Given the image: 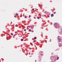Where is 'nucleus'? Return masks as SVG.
Wrapping results in <instances>:
<instances>
[{
  "label": "nucleus",
  "mask_w": 62,
  "mask_h": 62,
  "mask_svg": "<svg viewBox=\"0 0 62 62\" xmlns=\"http://www.w3.org/2000/svg\"><path fill=\"white\" fill-rule=\"evenodd\" d=\"M30 17H31V16H30V15H29V18H30Z\"/></svg>",
  "instance_id": "nucleus-15"
},
{
  "label": "nucleus",
  "mask_w": 62,
  "mask_h": 62,
  "mask_svg": "<svg viewBox=\"0 0 62 62\" xmlns=\"http://www.w3.org/2000/svg\"><path fill=\"white\" fill-rule=\"evenodd\" d=\"M59 46L60 47H62V45H61V43H59Z\"/></svg>",
  "instance_id": "nucleus-3"
},
{
  "label": "nucleus",
  "mask_w": 62,
  "mask_h": 62,
  "mask_svg": "<svg viewBox=\"0 0 62 62\" xmlns=\"http://www.w3.org/2000/svg\"><path fill=\"white\" fill-rule=\"evenodd\" d=\"M56 13L55 12H54V14H55Z\"/></svg>",
  "instance_id": "nucleus-19"
},
{
  "label": "nucleus",
  "mask_w": 62,
  "mask_h": 62,
  "mask_svg": "<svg viewBox=\"0 0 62 62\" xmlns=\"http://www.w3.org/2000/svg\"><path fill=\"white\" fill-rule=\"evenodd\" d=\"M34 41V42H36V40H34V41Z\"/></svg>",
  "instance_id": "nucleus-12"
},
{
  "label": "nucleus",
  "mask_w": 62,
  "mask_h": 62,
  "mask_svg": "<svg viewBox=\"0 0 62 62\" xmlns=\"http://www.w3.org/2000/svg\"><path fill=\"white\" fill-rule=\"evenodd\" d=\"M51 59L53 61H56V59H54V57L53 56H52L51 57Z\"/></svg>",
  "instance_id": "nucleus-1"
},
{
  "label": "nucleus",
  "mask_w": 62,
  "mask_h": 62,
  "mask_svg": "<svg viewBox=\"0 0 62 62\" xmlns=\"http://www.w3.org/2000/svg\"><path fill=\"white\" fill-rule=\"evenodd\" d=\"M51 17H53L54 16V15L53 14H52L51 15Z\"/></svg>",
  "instance_id": "nucleus-4"
},
{
  "label": "nucleus",
  "mask_w": 62,
  "mask_h": 62,
  "mask_svg": "<svg viewBox=\"0 0 62 62\" xmlns=\"http://www.w3.org/2000/svg\"><path fill=\"white\" fill-rule=\"evenodd\" d=\"M15 36V35H14V36Z\"/></svg>",
  "instance_id": "nucleus-22"
},
{
  "label": "nucleus",
  "mask_w": 62,
  "mask_h": 62,
  "mask_svg": "<svg viewBox=\"0 0 62 62\" xmlns=\"http://www.w3.org/2000/svg\"><path fill=\"white\" fill-rule=\"evenodd\" d=\"M14 17H15V18H16V16H15Z\"/></svg>",
  "instance_id": "nucleus-16"
},
{
  "label": "nucleus",
  "mask_w": 62,
  "mask_h": 62,
  "mask_svg": "<svg viewBox=\"0 0 62 62\" xmlns=\"http://www.w3.org/2000/svg\"><path fill=\"white\" fill-rule=\"evenodd\" d=\"M53 54V53H52V54Z\"/></svg>",
  "instance_id": "nucleus-24"
},
{
  "label": "nucleus",
  "mask_w": 62,
  "mask_h": 62,
  "mask_svg": "<svg viewBox=\"0 0 62 62\" xmlns=\"http://www.w3.org/2000/svg\"><path fill=\"white\" fill-rule=\"evenodd\" d=\"M24 17H25L24 18H25V19H26V16H24Z\"/></svg>",
  "instance_id": "nucleus-6"
},
{
  "label": "nucleus",
  "mask_w": 62,
  "mask_h": 62,
  "mask_svg": "<svg viewBox=\"0 0 62 62\" xmlns=\"http://www.w3.org/2000/svg\"><path fill=\"white\" fill-rule=\"evenodd\" d=\"M11 35L12 36H13V34H12V33H11Z\"/></svg>",
  "instance_id": "nucleus-9"
},
{
  "label": "nucleus",
  "mask_w": 62,
  "mask_h": 62,
  "mask_svg": "<svg viewBox=\"0 0 62 62\" xmlns=\"http://www.w3.org/2000/svg\"><path fill=\"white\" fill-rule=\"evenodd\" d=\"M32 10H34V8H32Z\"/></svg>",
  "instance_id": "nucleus-17"
},
{
  "label": "nucleus",
  "mask_w": 62,
  "mask_h": 62,
  "mask_svg": "<svg viewBox=\"0 0 62 62\" xmlns=\"http://www.w3.org/2000/svg\"><path fill=\"white\" fill-rule=\"evenodd\" d=\"M54 25L55 27H56V26H57L56 25V24H55Z\"/></svg>",
  "instance_id": "nucleus-5"
},
{
  "label": "nucleus",
  "mask_w": 62,
  "mask_h": 62,
  "mask_svg": "<svg viewBox=\"0 0 62 62\" xmlns=\"http://www.w3.org/2000/svg\"><path fill=\"white\" fill-rule=\"evenodd\" d=\"M23 39H21V41H23Z\"/></svg>",
  "instance_id": "nucleus-7"
},
{
  "label": "nucleus",
  "mask_w": 62,
  "mask_h": 62,
  "mask_svg": "<svg viewBox=\"0 0 62 62\" xmlns=\"http://www.w3.org/2000/svg\"><path fill=\"white\" fill-rule=\"evenodd\" d=\"M59 59V57H58L57 59V60H58Z\"/></svg>",
  "instance_id": "nucleus-8"
},
{
  "label": "nucleus",
  "mask_w": 62,
  "mask_h": 62,
  "mask_svg": "<svg viewBox=\"0 0 62 62\" xmlns=\"http://www.w3.org/2000/svg\"><path fill=\"white\" fill-rule=\"evenodd\" d=\"M43 55V54H42V55Z\"/></svg>",
  "instance_id": "nucleus-21"
},
{
  "label": "nucleus",
  "mask_w": 62,
  "mask_h": 62,
  "mask_svg": "<svg viewBox=\"0 0 62 62\" xmlns=\"http://www.w3.org/2000/svg\"><path fill=\"white\" fill-rule=\"evenodd\" d=\"M34 39H37V38H36V37H34Z\"/></svg>",
  "instance_id": "nucleus-13"
},
{
  "label": "nucleus",
  "mask_w": 62,
  "mask_h": 62,
  "mask_svg": "<svg viewBox=\"0 0 62 62\" xmlns=\"http://www.w3.org/2000/svg\"><path fill=\"white\" fill-rule=\"evenodd\" d=\"M61 31H62V29H61Z\"/></svg>",
  "instance_id": "nucleus-20"
},
{
  "label": "nucleus",
  "mask_w": 62,
  "mask_h": 62,
  "mask_svg": "<svg viewBox=\"0 0 62 62\" xmlns=\"http://www.w3.org/2000/svg\"><path fill=\"white\" fill-rule=\"evenodd\" d=\"M60 37H58V39L59 41H61V39H60Z\"/></svg>",
  "instance_id": "nucleus-2"
},
{
  "label": "nucleus",
  "mask_w": 62,
  "mask_h": 62,
  "mask_svg": "<svg viewBox=\"0 0 62 62\" xmlns=\"http://www.w3.org/2000/svg\"><path fill=\"white\" fill-rule=\"evenodd\" d=\"M17 14H16V15H17V16H18V15H17Z\"/></svg>",
  "instance_id": "nucleus-18"
},
{
  "label": "nucleus",
  "mask_w": 62,
  "mask_h": 62,
  "mask_svg": "<svg viewBox=\"0 0 62 62\" xmlns=\"http://www.w3.org/2000/svg\"><path fill=\"white\" fill-rule=\"evenodd\" d=\"M29 31H31V30H29Z\"/></svg>",
  "instance_id": "nucleus-11"
},
{
  "label": "nucleus",
  "mask_w": 62,
  "mask_h": 62,
  "mask_svg": "<svg viewBox=\"0 0 62 62\" xmlns=\"http://www.w3.org/2000/svg\"><path fill=\"white\" fill-rule=\"evenodd\" d=\"M24 31H26V30L25 29L24 30Z\"/></svg>",
  "instance_id": "nucleus-10"
},
{
  "label": "nucleus",
  "mask_w": 62,
  "mask_h": 62,
  "mask_svg": "<svg viewBox=\"0 0 62 62\" xmlns=\"http://www.w3.org/2000/svg\"><path fill=\"white\" fill-rule=\"evenodd\" d=\"M13 38H14V37Z\"/></svg>",
  "instance_id": "nucleus-23"
},
{
  "label": "nucleus",
  "mask_w": 62,
  "mask_h": 62,
  "mask_svg": "<svg viewBox=\"0 0 62 62\" xmlns=\"http://www.w3.org/2000/svg\"><path fill=\"white\" fill-rule=\"evenodd\" d=\"M38 19H39V17H38L37 18Z\"/></svg>",
  "instance_id": "nucleus-14"
}]
</instances>
